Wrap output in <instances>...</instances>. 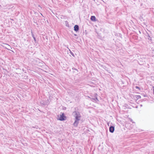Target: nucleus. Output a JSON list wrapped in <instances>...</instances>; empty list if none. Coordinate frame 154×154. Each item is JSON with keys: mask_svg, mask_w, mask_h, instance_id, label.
Returning <instances> with one entry per match:
<instances>
[{"mask_svg": "<svg viewBox=\"0 0 154 154\" xmlns=\"http://www.w3.org/2000/svg\"><path fill=\"white\" fill-rule=\"evenodd\" d=\"M33 22L34 23H36L37 25H38V24L37 23V20L36 19H35V18H33Z\"/></svg>", "mask_w": 154, "mask_h": 154, "instance_id": "f8f14e48", "label": "nucleus"}, {"mask_svg": "<svg viewBox=\"0 0 154 154\" xmlns=\"http://www.w3.org/2000/svg\"><path fill=\"white\" fill-rule=\"evenodd\" d=\"M88 98H89L90 96H88Z\"/></svg>", "mask_w": 154, "mask_h": 154, "instance_id": "c85d7f7f", "label": "nucleus"}, {"mask_svg": "<svg viewBox=\"0 0 154 154\" xmlns=\"http://www.w3.org/2000/svg\"><path fill=\"white\" fill-rule=\"evenodd\" d=\"M129 119L130 120V121L132 123H134V122H133V120L129 118Z\"/></svg>", "mask_w": 154, "mask_h": 154, "instance_id": "a211bd4d", "label": "nucleus"}, {"mask_svg": "<svg viewBox=\"0 0 154 154\" xmlns=\"http://www.w3.org/2000/svg\"><path fill=\"white\" fill-rule=\"evenodd\" d=\"M48 100H46V101H42L41 102V104L43 106H45L47 105L48 103Z\"/></svg>", "mask_w": 154, "mask_h": 154, "instance_id": "1a4fd4ad", "label": "nucleus"}, {"mask_svg": "<svg viewBox=\"0 0 154 154\" xmlns=\"http://www.w3.org/2000/svg\"><path fill=\"white\" fill-rule=\"evenodd\" d=\"M66 25V26L68 27H69V24L68 23L67 21H66L65 22Z\"/></svg>", "mask_w": 154, "mask_h": 154, "instance_id": "ddd939ff", "label": "nucleus"}, {"mask_svg": "<svg viewBox=\"0 0 154 154\" xmlns=\"http://www.w3.org/2000/svg\"><path fill=\"white\" fill-rule=\"evenodd\" d=\"M139 18L141 21H143L144 20V19L143 17L142 16H140Z\"/></svg>", "mask_w": 154, "mask_h": 154, "instance_id": "9b49d317", "label": "nucleus"}, {"mask_svg": "<svg viewBox=\"0 0 154 154\" xmlns=\"http://www.w3.org/2000/svg\"><path fill=\"white\" fill-rule=\"evenodd\" d=\"M72 69L73 70H75L77 71V72H78V70L76 68H74V67H73V68H72Z\"/></svg>", "mask_w": 154, "mask_h": 154, "instance_id": "f3484780", "label": "nucleus"}, {"mask_svg": "<svg viewBox=\"0 0 154 154\" xmlns=\"http://www.w3.org/2000/svg\"><path fill=\"white\" fill-rule=\"evenodd\" d=\"M140 106H142V104H141V105H140Z\"/></svg>", "mask_w": 154, "mask_h": 154, "instance_id": "bb28decb", "label": "nucleus"}, {"mask_svg": "<svg viewBox=\"0 0 154 154\" xmlns=\"http://www.w3.org/2000/svg\"><path fill=\"white\" fill-rule=\"evenodd\" d=\"M145 38L146 39H147L148 40V41L149 43L152 42L151 38L150 36L149 35V34L146 31V32H145Z\"/></svg>", "mask_w": 154, "mask_h": 154, "instance_id": "7ed1b4c3", "label": "nucleus"}, {"mask_svg": "<svg viewBox=\"0 0 154 154\" xmlns=\"http://www.w3.org/2000/svg\"><path fill=\"white\" fill-rule=\"evenodd\" d=\"M90 19L92 21H95L97 20V19L94 16H91Z\"/></svg>", "mask_w": 154, "mask_h": 154, "instance_id": "6e6552de", "label": "nucleus"}, {"mask_svg": "<svg viewBox=\"0 0 154 154\" xmlns=\"http://www.w3.org/2000/svg\"><path fill=\"white\" fill-rule=\"evenodd\" d=\"M40 14H41V15L42 16H43V15H42V13H40Z\"/></svg>", "mask_w": 154, "mask_h": 154, "instance_id": "cd10ccee", "label": "nucleus"}, {"mask_svg": "<svg viewBox=\"0 0 154 154\" xmlns=\"http://www.w3.org/2000/svg\"><path fill=\"white\" fill-rule=\"evenodd\" d=\"M74 30L76 32H77L79 30V26L78 25H75L74 27Z\"/></svg>", "mask_w": 154, "mask_h": 154, "instance_id": "423d86ee", "label": "nucleus"}, {"mask_svg": "<svg viewBox=\"0 0 154 154\" xmlns=\"http://www.w3.org/2000/svg\"><path fill=\"white\" fill-rule=\"evenodd\" d=\"M109 123H107V125L108 126H109Z\"/></svg>", "mask_w": 154, "mask_h": 154, "instance_id": "b1692460", "label": "nucleus"}, {"mask_svg": "<svg viewBox=\"0 0 154 154\" xmlns=\"http://www.w3.org/2000/svg\"><path fill=\"white\" fill-rule=\"evenodd\" d=\"M70 53L71 54L73 57H75V55L74 54V53L72 52L71 51H70Z\"/></svg>", "mask_w": 154, "mask_h": 154, "instance_id": "4468645a", "label": "nucleus"}, {"mask_svg": "<svg viewBox=\"0 0 154 154\" xmlns=\"http://www.w3.org/2000/svg\"><path fill=\"white\" fill-rule=\"evenodd\" d=\"M2 6L1 5H0V10L1 9Z\"/></svg>", "mask_w": 154, "mask_h": 154, "instance_id": "4be33fe9", "label": "nucleus"}, {"mask_svg": "<svg viewBox=\"0 0 154 154\" xmlns=\"http://www.w3.org/2000/svg\"><path fill=\"white\" fill-rule=\"evenodd\" d=\"M143 23L144 24V22H143Z\"/></svg>", "mask_w": 154, "mask_h": 154, "instance_id": "7c9ffc66", "label": "nucleus"}, {"mask_svg": "<svg viewBox=\"0 0 154 154\" xmlns=\"http://www.w3.org/2000/svg\"><path fill=\"white\" fill-rule=\"evenodd\" d=\"M134 98L136 100H137L139 98H141V96L140 95H135L134 96Z\"/></svg>", "mask_w": 154, "mask_h": 154, "instance_id": "9d476101", "label": "nucleus"}, {"mask_svg": "<svg viewBox=\"0 0 154 154\" xmlns=\"http://www.w3.org/2000/svg\"><path fill=\"white\" fill-rule=\"evenodd\" d=\"M139 63V64H140V65H142V64H143V63Z\"/></svg>", "mask_w": 154, "mask_h": 154, "instance_id": "a878e982", "label": "nucleus"}, {"mask_svg": "<svg viewBox=\"0 0 154 154\" xmlns=\"http://www.w3.org/2000/svg\"><path fill=\"white\" fill-rule=\"evenodd\" d=\"M135 88L136 89H138L139 90H140V87H139L138 86H135Z\"/></svg>", "mask_w": 154, "mask_h": 154, "instance_id": "dca6fc26", "label": "nucleus"}, {"mask_svg": "<svg viewBox=\"0 0 154 154\" xmlns=\"http://www.w3.org/2000/svg\"><path fill=\"white\" fill-rule=\"evenodd\" d=\"M97 94L96 93H94L93 95L90 96L89 98L93 102H97L99 101L97 98Z\"/></svg>", "mask_w": 154, "mask_h": 154, "instance_id": "f03ea898", "label": "nucleus"}, {"mask_svg": "<svg viewBox=\"0 0 154 154\" xmlns=\"http://www.w3.org/2000/svg\"><path fill=\"white\" fill-rule=\"evenodd\" d=\"M33 18H35V19H36V20L38 19L37 16L35 17H33Z\"/></svg>", "mask_w": 154, "mask_h": 154, "instance_id": "aec40b11", "label": "nucleus"}, {"mask_svg": "<svg viewBox=\"0 0 154 154\" xmlns=\"http://www.w3.org/2000/svg\"><path fill=\"white\" fill-rule=\"evenodd\" d=\"M31 33L32 36V37H33V38L35 42L36 43V40L35 37L34 35V34L32 30H31Z\"/></svg>", "mask_w": 154, "mask_h": 154, "instance_id": "0eeeda50", "label": "nucleus"}, {"mask_svg": "<svg viewBox=\"0 0 154 154\" xmlns=\"http://www.w3.org/2000/svg\"><path fill=\"white\" fill-rule=\"evenodd\" d=\"M72 114L75 117V120L73 125L75 127H77L79 123V121L80 120L81 117V115L79 112L76 111L73 112H72Z\"/></svg>", "mask_w": 154, "mask_h": 154, "instance_id": "f257e3e1", "label": "nucleus"}, {"mask_svg": "<svg viewBox=\"0 0 154 154\" xmlns=\"http://www.w3.org/2000/svg\"><path fill=\"white\" fill-rule=\"evenodd\" d=\"M66 119V116H65L64 113H62L61 115H60V117L58 120L63 121L65 120Z\"/></svg>", "mask_w": 154, "mask_h": 154, "instance_id": "20e7f679", "label": "nucleus"}, {"mask_svg": "<svg viewBox=\"0 0 154 154\" xmlns=\"http://www.w3.org/2000/svg\"><path fill=\"white\" fill-rule=\"evenodd\" d=\"M115 130V126L114 125H110V126L109 128V131L111 133H113L114 131Z\"/></svg>", "mask_w": 154, "mask_h": 154, "instance_id": "39448f33", "label": "nucleus"}, {"mask_svg": "<svg viewBox=\"0 0 154 154\" xmlns=\"http://www.w3.org/2000/svg\"><path fill=\"white\" fill-rule=\"evenodd\" d=\"M149 102L150 103H152L154 102V101L152 100H150L149 101Z\"/></svg>", "mask_w": 154, "mask_h": 154, "instance_id": "6ab92c4d", "label": "nucleus"}, {"mask_svg": "<svg viewBox=\"0 0 154 154\" xmlns=\"http://www.w3.org/2000/svg\"><path fill=\"white\" fill-rule=\"evenodd\" d=\"M145 101L146 100H148V98H149V97H147V96H146L145 95Z\"/></svg>", "mask_w": 154, "mask_h": 154, "instance_id": "2eb2a0df", "label": "nucleus"}, {"mask_svg": "<svg viewBox=\"0 0 154 154\" xmlns=\"http://www.w3.org/2000/svg\"><path fill=\"white\" fill-rule=\"evenodd\" d=\"M152 89H153V94H154V86H153L152 87Z\"/></svg>", "mask_w": 154, "mask_h": 154, "instance_id": "412c9836", "label": "nucleus"}, {"mask_svg": "<svg viewBox=\"0 0 154 154\" xmlns=\"http://www.w3.org/2000/svg\"><path fill=\"white\" fill-rule=\"evenodd\" d=\"M11 19V20H13V19Z\"/></svg>", "mask_w": 154, "mask_h": 154, "instance_id": "c756f323", "label": "nucleus"}, {"mask_svg": "<svg viewBox=\"0 0 154 154\" xmlns=\"http://www.w3.org/2000/svg\"><path fill=\"white\" fill-rule=\"evenodd\" d=\"M74 35L75 36H77V34H74Z\"/></svg>", "mask_w": 154, "mask_h": 154, "instance_id": "5701e85b", "label": "nucleus"}, {"mask_svg": "<svg viewBox=\"0 0 154 154\" xmlns=\"http://www.w3.org/2000/svg\"><path fill=\"white\" fill-rule=\"evenodd\" d=\"M38 7H40L41 8H42L39 5H38Z\"/></svg>", "mask_w": 154, "mask_h": 154, "instance_id": "393cba45", "label": "nucleus"}]
</instances>
